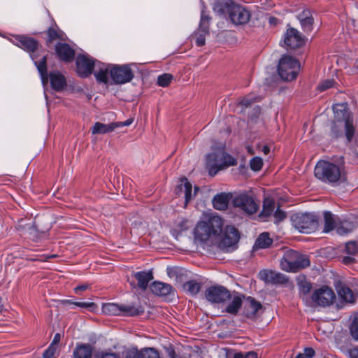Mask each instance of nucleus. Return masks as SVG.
Wrapping results in <instances>:
<instances>
[{
  "label": "nucleus",
  "mask_w": 358,
  "mask_h": 358,
  "mask_svg": "<svg viewBox=\"0 0 358 358\" xmlns=\"http://www.w3.org/2000/svg\"><path fill=\"white\" fill-rule=\"evenodd\" d=\"M243 295H234L231 296L232 301L226 306L224 310L226 313L236 315L238 313L243 304Z\"/></svg>",
  "instance_id": "27"
},
{
  "label": "nucleus",
  "mask_w": 358,
  "mask_h": 358,
  "mask_svg": "<svg viewBox=\"0 0 358 358\" xmlns=\"http://www.w3.org/2000/svg\"><path fill=\"white\" fill-rule=\"evenodd\" d=\"M288 281V278L283 274L275 273L273 271V275L271 277L269 283L273 284H285Z\"/></svg>",
  "instance_id": "46"
},
{
  "label": "nucleus",
  "mask_w": 358,
  "mask_h": 358,
  "mask_svg": "<svg viewBox=\"0 0 358 358\" xmlns=\"http://www.w3.org/2000/svg\"><path fill=\"white\" fill-rule=\"evenodd\" d=\"M263 166L262 159L259 157H255L250 161V167L254 171H259Z\"/></svg>",
  "instance_id": "47"
},
{
  "label": "nucleus",
  "mask_w": 358,
  "mask_h": 358,
  "mask_svg": "<svg viewBox=\"0 0 358 358\" xmlns=\"http://www.w3.org/2000/svg\"><path fill=\"white\" fill-rule=\"evenodd\" d=\"M229 17L234 24L242 25L248 22L251 14L245 6L236 3L231 8Z\"/></svg>",
  "instance_id": "15"
},
{
  "label": "nucleus",
  "mask_w": 358,
  "mask_h": 358,
  "mask_svg": "<svg viewBox=\"0 0 358 358\" xmlns=\"http://www.w3.org/2000/svg\"><path fill=\"white\" fill-rule=\"evenodd\" d=\"M207 164L209 167V174L215 176L220 170L237 164L236 159L229 154L224 152V149H217L207 155Z\"/></svg>",
  "instance_id": "3"
},
{
  "label": "nucleus",
  "mask_w": 358,
  "mask_h": 358,
  "mask_svg": "<svg viewBox=\"0 0 358 358\" xmlns=\"http://www.w3.org/2000/svg\"><path fill=\"white\" fill-rule=\"evenodd\" d=\"M210 17L206 15L204 11L201 13L199 27L197 31L204 33V34H209V24Z\"/></svg>",
  "instance_id": "41"
},
{
  "label": "nucleus",
  "mask_w": 358,
  "mask_h": 358,
  "mask_svg": "<svg viewBox=\"0 0 358 358\" xmlns=\"http://www.w3.org/2000/svg\"><path fill=\"white\" fill-rule=\"evenodd\" d=\"M340 350L350 358H358V346H354L351 349H348L345 346H341L340 347Z\"/></svg>",
  "instance_id": "49"
},
{
  "label": "nucleus",
  "mask_w": 358,
  "mask_h": 358,
  "mask_svg": "<svg viewBox=\"0 0 358 358\" xmlns=\"http://www.w3.org/2000/svg\"><path fill=\"white\" fill-rule=\"evenodd\" d=\"M182 287L188 294L195 296L196 295L201 288V283L198 282L195 280L187 281L182 285Z\"/></svg>",
  "instance_id": "36"
},
{
  "label": "nucleus",
  "mask_w": 358,
  "mask_h": 358,
  "mask_svg": "<svg viewBox=\"0 0 358 358\" xmlns=\"http://www.w3.org/2000/svg\"><path fill=\"white\" fill-rule=\"evenodd\" d=\"M46 35L48 36L46 39V45L50 47V45L56 40L64 41L66 40L65 34L59 27L54 22V25L50 27L46 31Z\"/></svg>",
  "instance_id": "22"
},
{
  "label": "nucleus",
  "mask_w": 358,
  "mask_h": 358,
  "mask_svg": "<svg viewBox=\"0 0 358 358\" xmlns=\"http://www.w3.org/2000/svg\"><path fill=\"white\" fill-rule=\"evenodd\" d=\"M192 185L186 178L180 180V184L178 185L176 189V193L179 196L184 193L185 194V207H187L188 203L192 199Z\"/></svg>",
  "instance_id": "21"
},
{
  "label": "nucleus",
  "mask_w": 358,
  "mask_h": 358,
  "mask_svg": "<svg viewBox=\"0 0 358 358\" xmlns=\"http://www.w3.org/2000/svg\"><path fill=\"white\" fill-rule=\"evenodd\" d=\"M273 244V239L270 237L268 232H263L260 234L256 239L253 249H266L268 248Z\"/></svg>",
  "instance_id": "28"
},
{
  "label": "nucleus",
  "mask_w": 358,
  "mask_h": 358,
  "mask_svg": "<svg viewBox=\"0 0 358 358\" xmlns=\"http://www.w3.org/2000/svg\"><path fill=\"white\" fill-rule=\"evenodd\" d=\"M312 301L317 306L326 307L331 305L336 299L334 290L328 286H322L314 291Z\"/></svg>",
  "instance_id": "9"
},
{
  "label": "nucleus",
  "mask_w": 358,
  "mask_h": 358,
  "mask_svg": "<svg viewBox=\"0 0 358 358\" xmlns=\"http://www.w3.org/2000/svg\"><path fill=\"white\" fill-rule=\"evenodd\" d=\"M229 199V196L227 194H218L213 197V207L219 210H226L228 207Z\"/></svg>",
  "instance_id": "31"
},
{
  "label": "nucleus",
  "mask_w": 358,
  "mask_h": 358,
  "mask_svg": "<svg viewBox=\"0 0 358 358\" xmlns=\"http://www.w3.org/2000/svg\"><path fill=\"white\" fill-rule=\"evenodd\" d=\"M273 216L275 220V222L278 223L284 220L286 218L287 215L285 211L280 210L278 207L275 211Z\"/></svg>",
  "instance_id": "54"
},
{
  "label": "nucleus",
  "mask_w": 358,
  "mask_h": 358,
  "mask_svg": "<svg viewBox=\"0 0 358 358\" xmlns=\"http://www.w3.org/2000/svg\"><path fill=\"white\" fill-rule=\"evenodd\" d=\"M233 204L248 215L257 213L259 208V205L255 202L253 197L247 194H241L236 196L233 199Z\"/></svg>",
  "instance_id": "13"
},
{
  "label": "nucleus",
  "mask_w": 358,
  "mask_h": 358,
  "mask_svg": "<svg viewBox=\"0 0 358 358\" xmlns=\"http://www.w3.org/2000/svg\"><path fill=\"white\" fill-rule=\"evenodd\" d=\"M337 122L334 121L331 125V136L335 138H338L343 135L341 127L338 125Z\"/></svg>",
  "instance_id": "51"
},
{
  "label": "nucleus",
  "mask_w": 358,
  "mask_h": 358,
  "mask_svg": "<svg viewBox=\"0 0 358 358\" xmlns=\"http://www.w3.org/2000/svg\"><path fill=\"white\" fill-rule=\"evenodd\" d=\"M75 306L82 308L88 309L91 311L95 310L97 308L96 304L93 302H76Z\"/></svg>",
  "instance_id": "53"
},
{
  "label": "nucleus",
  "mask_w": 358,
  "mask_h": 358,
  "mask_svg": "<svg viewBox=\"0 0 358 358\" xmlns=\"http://www.w3.org/2000/svg\"><path fill=\"white\" fill-rule=\"evenodd\" d=\"M301 355H304L306 358H312L315 356V352L313 348H306Z\"/></svg>",
  "instance_id": "61"
},
{
  "label": "nucleus",
  "mask_w": 358,
  "mask_h": 358,
  "mask_svg": "<svg viewBox=\"0 0 358 358\" xmlns=\"http://www.w3.org/2000/svg\"><path fill=\"white\" fill-rule=\"evenodd\" d=\"M134 277L138 282L137 287L143 291L148 288V283L154 278L153 273L151 271L136 272L134 273ZM130 285L134 288L136 287V285L134 282H131Z\"/></svg>",
  "instance_id": "20"
},
{
  "label": "nucleus",
  "mask_w": 358,
  "mask_h": 358,
  "mask_svg": "<svg viewBox=\"0 0 358 358\" xmlns=\"http://www.w3.org/2000/svg\"><path fill=\"white\" fill-rule=\"evenodd\" d=\"M280 264L283 271L296 273L308 267L310 261L306 255L289 249L284 251Z\"/></svg>",
  "instance_id": "2"
},
{
  "label": "nucleus",
  "mask_w": 358,
  "mask_h": 358,
  "mask_svg": "<svg viewBox=\"0 0 358 358\" xmlns=\"http://www.w3.org/2000/svg\"><path fill=\"white\" fill-rule=\"evenodd\" d=\"M324 226L323 231L324 233H328L335 229L336 221L333 214L331 212L325 211L324 213Z\"/></svg>",
  "instance_id": "37"
},
{
  "label": "nucleus",
  "mask_w": 358,
  "mask_h": 358,
  "mask_svg": "<svg viewBox=\"0 0 358 358\" xmlns=\"http://www.w3.org/2000/svg\"><path fill=\"white\" fill-rule=\"evenodd\" d=\"M57 348L51 345L44 351L43 354V358H55V354L57 351Z\"/></svg>",
  "instance_id": "56"
},
{
  "label": "nucleus",
  "mask_w": 358,
  "mask_h": 358,
  "mask_svg": "<svg viewBox=\"0 0 358 358\" xmlns=\"http://www.w3.org/2000/svg\"><path fill=\"white\" fill-rule=\"evenodd\" d=\"M297 285L299 287V292L303 295L308 294L312 289L311 283L306 280L305 276L297 278Z\"/></svg>",
  "instance_id": "40"
},
{
  "label": "nucleus",
  "mask_w": 358,
  "mask_h": 358,
  "mask_svg": "<svg viewBox=\"0 0 358 358\" xmlns=\"http://www.w3.org/2000/svg\"><path fill=\"white\" fill-rule=\"evenodd\" d=\"M96 62L88 55H78L76 61V71L78 76L83 78L90 76L95 68Z\"/></svg>",
  "instance_id": "10"
},
{
  "label": "nucleus",
  "mask_w": 358,
  "mask_h": 358,
  "mask_svg": "<svg viewBox=\"0 0 358 358\" xmlns=\"http://www.w3.org/2000/svg\"><path fill=\"white\" fill-rule=\"evenodd\" d=\"M140 358H159V353L155 348H144L140 350Z\"/></svg>",
  "instance_id": "42"
},
{
  "label": "nucleus",
  "mask_w": 358,
  "mask_h": 358,
  "mask_svg": "<svg viewBox=\"0 0 358 358\" xmlns=\"http://www.w3.org/2000/svg\"><path fill=\"white\" fill-rule=\"evenodd\" d=\"M336 290L339 296L344 301L352 303L355 301L354 294L350 288L341 283L336 286Z\"/></svg>",
  "instance_id": "32"
},
{
  "label": "nucleus",
  "mask_w": 358,
  "mask_h": 358,
  "mask_svg": "<svg viewBox=\"0 0 358 358\" xmlns=\"http://www.w3.org/2000/svg\"><path fill=\"white\" fill-rule=\"evenodd\" d=\"M125 358H140V350H130L127 352Z\"/></svg>",
  "instance_id": "62"
},
{
  "label": "nucleus",
  "mask_w": 358,
  "mask_h": 358,
  "mask_svg": "<svg viewBox=\"0 0 358 358\" xmlns=\"http://www.w3.org/2000/svg\"><path fill=\"white\" fill-rule=\"evenodd\" d=\"M219 247L222 250H227L237 244L240 239V234L234 226H227L220 236H218Z\"/></svg>",
  "instance_id": "12"
},
{
  "label": "nucleus",
  "mask_w": 358,
  "mask_h": 358,
  "mask_svg": "<svg viewBox=\"0 0 358 358\" xmlns=\"http://www.w3.org/2000/svg\"><path fill=\"white\" fill-rule=\"evenodd\" d=\"M191 225L189 220L183 218L175 224L171 230V233L174 237L178 238L183 231H187Z\"/></svg>",
  "instance_id": "33"
},
{
  "label": "nucleus",
  "mask_w": 358,
  "mask_h": 358,
  "mask_svg": "<svg viewBox=\"0 0 358 358\" xmlns=\"http://www.w3.org/2000/svg\"><path fill=\"white\" fill-rule=\"evenodd\" d=\"M92 348L89 344H82L76 348L73 352L74 358H91Z\"/></svg>",
  "instance_id": "34"
},
{
  "label": "nucleus",
  "mask_w": 358,
  "mask_h": 358,
  "mask_svg": "<svg viewBox=\"0 0 358 358\" xmlns=\"http://www.w3.org/2000/svg\"><path fill=\"white\" fill-rule=\"evenodd\" d=\"M284 43L287 48L295 50L303 45L305 39L297 29L289 27L285 34Z\"/></svg>",
  "instance_id": "16"
},
{
  "label": "nucleus",
  "mask_w": 358,
  "mask_h": 358,
  "mask_svg": "<svg viewBox=\"0 0 358 358\" xmlns=\"http://www.w3.org/2000/svg\"><path fill=\"white\" fill-rule=\"evenodd\" d=\"M300 69L299 62L290 55H284L279 61L278 72L285 81L296 79Z\"/></svg>",
  "instance_id": "7"
},
{
  "label": "nucleus",
  "mask_w": 358,
  "mask_h": 358,
  "mask_svg": "<svg viewBox=\"0 0 358 358\" xmlns=\"http://www.w3.org/2000/svg\"><path fill=\"white\" fill-rule=\"evenodd\" d=\"M49 77L51 87L56 92H61L67 85L66 78L59 71L50 72Z\"/></svg>",
  "instance_id": "23"
},
{
  "label": "nucleus",
  "mask_w": 358,
  "mask_h": 358,
  "mask_svg": "<svg viewBox=\"0 0 358 358\" xmlns=\"http://www.w3.org/2000/svg\"><path fill=\"white\" fill-rule=\"evenodd\" d=\"M349 332L352 339L358 341V313H355L350 317Z\"/></svg>",
  "instance_id": "38"
},
{
  "label": "nucleus",
  "mask_w": 358,
  "mask_h": 358,
  "mask_svg": "<svg viewBox=\"0 0 358 358\" xmlns=\"http://www.w3.org/2000/svg\"><path fill=\"white\" fill-rule=\"evenodd\" d=\"M335 83L336 82L334 79L325 80L317 86V89L320 92L325 91L328 89L331 88L334 85Z\"/></svg>",
  "instance_id": "50"
},
{
  "label": "nucleus",
  "mask_w": 358,
  "mask_h": 358,
  "mask_svg": "<svg viewBox=\"0 0 358 358\" xmlns=\"http://www.w3.org/2000/svg\"><path fill=\"white\" fill-rule=\"evenodd\" d=\"M297 18L300 21L304 32L310 33L312 31L314 19L309 10H303L298 15Z\"/></svg>",
  "instance_id": "24"
},
{
  "label": "nucleus",
  "mask_w": 358,
  "mask_h": 358,
  "mask_svg": "<svg viewBox=\"0 0 358 358\" xmlns=\"http://www.w3.org/2000/svg\"><path fill=\"white\" fill-rule=\"evenodd\" d=\"M96 358H120L119 355L114 352L110 353H95L94 355Z\"/></svg>",
  "instance_id": "58"
},
{
  "label": "nucleus",
  "mask_w": 358,
  "mask_h": 358,
  "mask_svg": "<svg viewBox=\"0 0 358 358\" xmlns=\"http://www.w3.org/2000/svg\"><path fill=\"white\" fill-rule=\"evenodd\" d=\"M61 341V335L59 333H57L55 336H54V338L52 340V341L51 342L50 345L51 346H53V347H55L57 348H58V345L59 343Z\"/></svg>",
  "instance_id": "63"
},
{
  "label": "nucleus",
  "mask_w": 358,
  "mask_h": 358,
  "mask_svg": "<svg viewBox=\"0 0 358 358\" xmlns=\"http://www.w3.org/2000/svg\"><path fill=\"white\" fill-rule=\"evenodd\" d=\"M319 216L313 213H296L291 216L294 228L303 234L315 232L319 226Z\"/></svg>",
  "instance_id": "4"
},
{
  "label": "nucleus",
  "mask_w": 358,
  "mask_h": 358,
  "mask_svg": "<svg viewBox=\"0 0 358 358\" xmlns=\"http://www.w3.org/2000/svg\"><path fill=\"white\" fill-rule=\"evenodd\" d=\"M133 121H134V119L130 118L124 122H114V123L117 124V127H122V126H129V125L131 124Z\"/></svg>",
  "instance_id": "64"
},
{
  "label": "nucleus",
  "mask_w": 358,
  "mask_h": 358,
  "mask_svg": "<svg viewBox=\"0 0 358 358\" xmlns=\"http://www.w3.org/2000/svg\"><path fill=\"white\" fill-rule=\"evenodd\" d=\"M235 4L232 0H217L214 9L220 14L228 13L229 15L231 8Z\"/></svg>",
  "instance_id": "35"
},
{
  "label": "nucleus",
  "mask_w": 358,
  "mask_h": 358,
  "mask_svg": "<svg viewBox=\"0 0 358 358\" xmlns=\"http://www.w3.org/2000/svg\"><path fill=\"white\" fill-rule=\"evenodd\" d=\"M264 308L262 303L252 296H248L245 299L243 314L251 320H256L259 317V312L263 310Z\"/></svg>",
  "instance_id": "17"
},
{
  "label": "nucleus",
  "mask_w": 358,
  "mask_h": 358,
  "mask_svg": "<svg viewBox=\"0 0 358 358\" xmlns=\"http://www.w3.org/2000/svg\"><path fill=\"white\" fill-rule=\"evenodd\" d=\"M111 68L110 79L113 84H124L134 78L133 71L129 65L112 64Z\"/></svg>",
  "instance_id": "8"
},
{
  "label": "nucleus",
  "mask_w": 358,
  "mask_h": 358,
  "mask_svg": "<svg viewBox=\"0 0 358 358\" xmlns=\"http://www.w3.org/2000/svg\"><path fill=\"white\" fill-rule=\"evenodd\" d=\"M335 121L345 122V136L348 143L353 140L355 127L353 124V116L346 103H336L333 106Z\"/></svg>",
  "instance_id": "6"
},
{
  "label": "nucleus",
  "mask_w": 358,
  "mask_h": 358,
  "mask_svg": "<svg viewBox=\"0 0 358 358\" xmlns=\"http://www.w3.org/2000/svg\"><path fill=\"white\" fill-rule=\"evenodd\" d=\"M150 289L155 295L164 296L171 294L173 290V287L168 283L155 281L150 285Z\"/></svg>",
  "instance_id": "25"
},
{
  "label": "nucleus",
  "mask_w": 358,
  "mask_h": 358,
  "mask_svg": "<svg viewBox=\"0 0 358 358\" xmlns=\"http://www.w3.org/2000/svg\"><path fill=\"white\" fill-rule=\"evenodd\" d=\"M257 101L256 98H252L249 96L243 97L238 103L239 105L245 108L250 106L253 103Z\"/></svg>",
  "instance_id": "55"
},
{
  "label": "nucleus",
  "mask_w": 358,
  "mask_h": 358,
  "mask_svg": "<svg viewBox=\"0 0 358 358\" xmlns=\"http://www.w3.org/2000/svg\"><path fill=\"white\" fill-rule=\"evenodd\" d=\"M315 176L326 183H334L342 177L340 167L327 161H319L314 169Z\"/></svg>",
  "instance_id": "5"
},
{
  "label": "nucleus",
  "mask_w": 358,
  "mask_h": 358,
  "mask_svg": "<svg viewBox=\"0 0 358 358\" xmlns=\"http://www.w3.org/2000/svg\"><path fill=\"white\" fill-rule=\"evenodd\" d=\"M345 251L350 255L358 254V243L357 241H350L345 245Z\"/></svg>",
  "instance_id": "48"
},
{
  "label": "nucleus",
  "mask_w": 358,
  "mask_h": 358,
  "mask_svg": "<svg viewBox=\"0 0 358 358\" xmlns=\"http://www.w3.org/2000/svg\"><path fill=\"white\" fill-rule=\"evenodd\" d=\"M206 299L213 303H224L231 299L229 290L221 285H215L208 287L205 292Z\"/></svg>",
  "instance_id": "11"
},
{
  "label": "nucleus",
  "mask_w": 358,
  "mask_h": 358,
  "mask_svg": "<svg viewBox=\"0 0 358 358\" xmlns=\"http://www.w3.org/2000/svg\"><path fill=\"white\" fill-rule=\"evenodd\" d=\"M55 51L57 58L65 63H70L75 58V50L66 43H57L55 45Z\"/></svg>",
  "instance_id": "18"
},
{
  "label": "nucleus",
  "mask_w": 358,
  "mask_h": 358,
  "mask_svg": "<svg viewBox=\"0 0 358 358\" xmlns=\"http://www.w3.org/2000/svg\"><path fill=\"white\" fill-rule=\"evenodd\" d=\"M208 34H204V33L201 31H196L195 32V36H196V45L198 47H201L205 45L206 43V36Z\"/></svg>",
  "instance_id": "52"
},
{
  "label": "nucleus",
  "mask_w": 358,
  "mask_h": 358,
  "mask_svg": "<svg viewBox=\"0 0 358 358\" xmlns=\"http://www.w3.org/2000/svg\"><path fill=\"white\" fill-rule=\"evenodd\" d=\"M104 314L110 315H120V305L114 303H106L102 306Z\"/></svg>",
  "instance_id": "39"
},
{
  "label": "nucleus",
  "mask_w": 358,
  "mask_h": 358,
  "mask_svg": "<svg viewBox=\"0 0 358 358\" xmlns=\"http://www.w3.org/2000/svg\"><path fill=\"white\" fill-rule=\"evenodd\" d=\"M166 352L169 358H182L176 354L174 348L172 345L166 348Z\"/></svg>",
  "instance_id": "60"
},
{
  "label": "nucleus",
  "mask_w": 358,
  "mask_h": 358,
  "mask_svg": "<svg viewBox=\"0 0 358 358\" xmlns=\"http://www.w3.org/2000/svg\"><path fill=\"white\" fill-rule=\"evenodd\" d=\"M173 79V76L170 73H164L157 78V85L166 87H168Z\"/></svg>",
  "instance_id": "43"
},
{
  "label": "nucleus",
  "mask_w": 358,
  "mask_h": 358,
  "mask_svg": "<svg viewBox=\"0 0 358 358\" xmlns=\"http://www.w3.org/2000/svg\"><path fill=\"white\" fill-rule=\"evenodd\" d=\"M167 274L170 278H175L177 282H180L183 272L182 269L178 268H168Z\"/></svg>",
  "instance_id": "45"
},
{
  "label": "nucleus",
  "mask_w": 358,
  "mask_h": 358,
  "mask_svg": "<svg viewBox=\"0 0 358 358\" xmlns=\"http://www.w3.org/2000/svg\"><path fill=\"white\" fill-rule=\"evenodd\" d=\"M95 67L96 71L94 72V76L96 80L99 83L107 85L109 82L108 75L110 76V69H112L111 64H105L100 62H96Z\"/></svg>",
  "instance_id": "19"
},
{
  "label": "nucleus",
  "mask_w": 358,
  "mask_h": 358,
  "mask_svg": "<svg viewBox=\"0 0 358 358\" xmlns=\"http://www.w3.org/2000/svg\"><path fill=\"white\" fill-rule=\"evenodd\" d=\"M144 313V308L141 305L120 304V315L134 317L142 315Z\"/></svg>",
  "instance_id": "26"
},
{
  "label": "nucleus",
  "mask_w": 358,
  "mask_h": 358,
  "mask_svg": "<svg viewBox=\"0 0 358 358\" xmlns=\"http://www.w3.org/2000/svg\"><path fill=\"white\" fill-rule=\"evenodd\" d=\"M224 220L218 215H211L207 221L197 224L194 229V237L201 242H205L210 238H217L222 234Z\"/></svg>",
  "instance_id": "1"
},
{
  "label": "nucleus",
  "mask_w": 358,
  "mask_h": 358,
  "mask_svg": "<svg viewBox=\"0 0 358 358\" xmlns=\"http://www.w3.org/2000/svg\"><path fill=\"white\" fill-rule=\"evenodd\" d=\"M35 65L41 75V80L43 85H46L50 79L49 73L47 71V55H44L39 61H35Z\"/></svg>",
  "instance_id": "30"
},
{
  "label": "nucleus",
  "mask_w": 358,
  "mask_h": 358,
  "mask_svg": "<svg viewBox=\"0 0 358 358\" xmlns=\"http://www.w3.org/2000/svg\"><path fill=\"white\" fill-rule=\"evenodd\" d=\"M272 275H273V271H262L259 273L260 278L266 282H270Z\"/></svg>",
  "instance_id": "57"
},
{
  "label": "nucleus",
  "mask_w": 358,
  "mask_h": 358,
  "mask_svg": "<svg viewBox=\"0 0 358 358\" xmlns=\"http://www.w3.org/2000/svg\"><path fill=\"white\" fill-rule=\"evenodd\" d=\"M234 358H257V355L253 351L248 352L245 356L242 353H236Z\"/></svg>",
  "instance_id": "59"
},
{
  "label": "nucleus",
  "mask_w": 358,
  "mask_h": 358,
  "mask_svg": "<svg viewBox=\"0 0 358 358\" xmlns=\"http://www.w3.org/2000/svg\"><path fill=\"white\" fill-rule=\"evenodd\" d=\"M275 208V202L273 201H265L263 205V209L261 215L264 217L270 216Z\"/></svg>",
  "instance_id": "44"
},
{
  "label": "nucleus",
  "mask_w": 358,
  "mask_h": 358,
  "mask_svg": "<svg viewBox=\"0 0 358 358\" xmlns=\"http://www.w3.org/2000/svg\"><path fill=\"white\" fill-rule=\"evenodd\" d=\"M14 44L17 47L28 52L32 59H35L34 52L38 49L40 45L38 41L34 38L26 35H13Z\"/></svg>",
  "instance_id": "14"
},
{
  "label": "nucleus",
  "mask_w": 358,
  "mask_h": 358,
  "mask_svg": "<svg viewBox=\"0 0 358 358\" xmlns=\"http://www.w3.org/2000/svg\"><path fill=\"white\" fill-rule=\"evenodd\" d=\"M117 128V124L112 122L108 124H106L99 122H96L92 127V134H105L113 131Z\"/></svg>",
  "instance_id": "29"
}]
</instances>
